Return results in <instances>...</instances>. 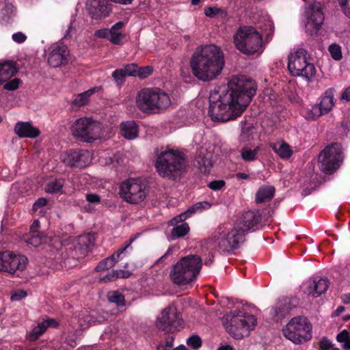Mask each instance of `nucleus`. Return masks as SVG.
Returning <instances> with one entry per match:
<instances>
[{"label": "nucleus", "mask_w": 350, "mask_h": 350, "mask_svg": "<svg viewBox=\"0 0 350 350\" xmlns=\"http://www.w3.org/2000/svg\"><path fill=\"white\" fill-rule=\"evenodd\" d=\"M107 297L110 302L116 304L118 306L125 305L124 296L118 291L108 292Z\"/></svg>", "instance_id": "nucleus-38"}, {"label": "nucleus", "mask_w": 350, "mask_h": 350, "mask_svg": "<svg viewBox=\"0 0 350 350\" xmlns=\"http://www.w3.org/2000/svg\"><path fill=\"white\" fill-rule=\"evenodd\" d=\"M244 231L238 226L227 228H218L217 247L221 253L230 254L237 250L245 241Z\"/></svg>", "instance_id": "nucleus-11"}, {"label": "nucleus", "mask_w": 350, "mask_h": 350, "mask_svg": "<svg viewBox=\"0 0 350 350\" xmlns=\"http://www.w3.org/2000/svg\"><path fill=\"white\" fill-rule=\"evenodd\" d=\"M153 72V68L150 66H146L144 67H140L137 68V74L140 79H146L148 76H150Z\"/></svg>", "instance_id": "nucleus-44"}, {"label": "nucleus", "mask_w": 350, "mask_h": 350, "mask_svg": "<svg viewBox=\"0 0 350 350\" xmlns=\"http://www.w3.org/2000/svg\"><path fill=\"white\" fill-rule=\"evenodd\" d=\"M21 82L20 79L14 78V79L5 83L3 85V89L9 91H14L18 88Z\"/></svg>", "instance_id": "nucleus-49"}, {"label": "nucleus", "mask_w": 350, "mask_h": 350, "mask_svg": "<svg viewBox=\"0 0 350 350\" xmlns=\"http://www.w3.org/2000/svg\"><path fill=\"white\" fill-rule=\"evenodd\" d=\"M173 343H174V337L169 336L166 339L165 347H167L168 349L172 350V347H173Z\"/></svg>", "instance_id": "nucleus-64"}, {"label": "nucleus", "mask_w": 350, "mask_h": 350, "mask_svg": "<svg viewBox=\"0 0 350 350\" xmlns=\"http://www.w3.org/2000/svg\"><path fill=\"white\" fill-rule=\"evenodd\" d=\"M120 195L126 202L137 204L146 198V191L145 186L139 180L129 178L121 184Z\"/></svg>", "instance_id": "nucleus-15"}, {"label": "nucleus", "mask_w": 350, "mask_h": 350, "mask_svg": "<svg viewBox=\"0 0 350 350\" xmlns=\"http://www.w3.org/2000/svg\"><path fill=\"white\" fill-rule=\"evenodd\" d=\"M329 153H340V145L338 144H329Z\"/></svg>", "instance_id": "nucleus-62"}, {"label": "nucleus", "mask_w": 350, "mask_h": 350, "mask_svg": "<svg viewBox=\"0 0 350 350\" xmlns=\"http://www.w3.org/2000/svg\"><path fill=\"white\" fill-rule=\"evenodd\" d=\"M18 70V68L16 66V63L13 61L0 63V77L5 83L16 74Z\"/></svg>", "instance_id": "nucleus-30"}, {"label": "nucleus", "mask_w": 350, "mask_h": 350, "mask_svg": "<svg viewBox=\"0 0 350 350\" xmlns=\"http://www.w3.org/2000/svg\"><path fill=\"white\" fill-rule=\"evenodd\" d=\"M27 259L25 256L16 255L11 252H0V271L14 273L16 271L23 270L27 265Z\"/></svg>", "instance_id": "nucleus-16"}, {"label": "nucleus", "mask_w": 350, "mask_h": 350, "mask_svg": "<svg viewBox=\"0 0 350 350\" xmlns=\"http://www.w3.org/2000/svg\"><path fill=\"white\" fill-rule=\"evenodd\" d=\"M211 207V204L206 201L199 202L191 206L187 211L177 215L170 221L171 225L175 226L171 231L172 239L183 237L189 232V226L187 223H183L187 217L197 211L208 209Z\"/></svg>", "instance_id": "nucleus-13"}, {"label": "nucleus", "mask_w": 350, "mask_h": 350, "mask_svg": "<svg viewBox=\"0 0 350 350\" xmlns=\"http://www.w3.org/2000/svg\"><path fill=\"white\" fill-rule=\"evenodd\" d=\"M120 132L125 139L132 140L138 137L139 126L133 120L123 122L120 126Z\"/></svg>", "instance_id": "nucleus-29"}, {"label": "nucleus", "mask_w": 350, "mask_h": 350, "mask_svg": "<svg viewBox=\"0 0 350 350\" xmlns=\"http://www.w3.org/2000/svg\"><path fill=\"white\" fill-rule=\"evenodd\" d=\"M86 200L92 203H98L100 200V198L97 194L89 193L86 195Z\"/></svg>", "instance_id": "nucleus-59"}, {"label": "nucleus", "mask_w": 350, "mask_h": 350, "mask_svg": "<svg viewBox=\"0 0 350 350\" xmlns=\"http://www.w3.org/2000/svg\"><path fill=\"white\" fill-rule=\"evenodd\" d=\"M256 93V82L245 75L234 76L227 85L211 93L208 114L213 121L227 122L241 116Z\"/></svg>", "instance_id": "nucleus-1"}, {"label": "nucleus", "mask_w": 350, "mask_h": 350, "mask_svg": "<svg viewBox=\"0 0 350 350\" xmlns=\"http://www.w3.org/2000/svg\"><path fill=\"white\" fill-rule=\"evenodd\" d=\"M116 280L118 278H127L130 276V272L124 270H115Z\"/></svg>", "instance_id": "nucleus-60"}, {"label": "nucleus", "mask_w": 350, "mask_h": 350, "mask_svg": "<svg viewBox=\"0 0 350 350\" xmlns=\"http://www.w3.org/2000/svg\"><path fill=\"white\" fill-rule=\"evenodd\" d=\"M325 97L320 102V103L316 104L312 107L310 109H308L306 111L305 118L308 120H314L319 116L328 113V107L324 106L323 103H326V99L328 98V90L324 92Z\"/></svg>", "instance_id": "nucleus-27"}, {"label": "nucleus", "mask_w": 350, "mask_h": 350, "mask_svg": "<svg viewBox=\"0 0 350 350\" xmlns=\"http://www.w3.org/2000/svg\"><path fill=\"white\" fill-rule=\"evenodd\" d=\"M206 16L211 18L226 19L228 17V12L225 8L217 6H208L204 9Z\"/></svg>", "instance_id": "nucleus-32"}, {"label": "nucleus", "mask_w": 350, "mask_h": 350, "mask_svg": "<svg viewBox=\"0 0 350 350\" xmlns=\"http://www.w3.org/2000/svg\"><path fill=\"white\" fill-rule=\"evenodd\" d=\"M344 14L350 19V0H338Z\"/></svg>", "instance_id": "nucleus-50"}, {"label": "nucleus", "mask_w": 350, "mask_h": 350, "mask_svg": "<svg viewBox=\"0 0 350 350\" xmlns=\"http://www.w3.org/2000/svg\"><path fill=\"white\" fill-rule=\"evenodd\" d=\"M340 99L345 101H350V85L342 91Z\"/></svg>", "instance_id": "nucleus-61"}, {"label": "nucleus", "mask_w": 350, "mask_h": 350, "mask_svg": "<svg viewBox=\"0 0 350 350\" xmlns=\"http://www.w3.org/2000/svg\"><path fill=\"white\" fill-rule=\"evenodd\" d=\"M254 129V128L252 125L245 124L242 127V133L241 135V139L243 140H250Z\"/></svg>", "instance_id": "nucleus-47"}, {"label": "nucleus", "mask_w": 350, "mask_h": 350, "mask_svg": "<svg viewBox=\"0 0 350 350\" xmlns=\"http://www.w3.org/2000/svg\"><path fill=\"white\" fill-rule=\"evenodd\" d=\"M260 215L258 211H247L239 217L234 226L243 230L245 235L252 227L260 221Z\"/></svg>", "instance_id": "nucleus-19"}, {"label": "nucleus", "mask_w": 350, "mask_h": 350, "mask_svg": "<svg viewBox=\"0 0 350 350\" xmlns=\"http://www.w3.org/2000/svg\"><path fill=\"white\" fill-rule=\"evenodd\" d=\"M301 287L305 293L319 297L326 292L328 283L326 278L317 277L306 281Z\"/></svg>", "instance_id": "nucleus-17"}, {"label": "nucleus", "mask_w": 350, "mask_h": 350, "mask_svg": "<svg viewBox=\"0 0 350 350\" xmlns=\"http://www.w3.org/2000/svg\"><path fill=\"white\" fill-rule=\"evenodd\" d=\"M94 244V236L91 233L81 235L78 238V248L83 252L88 251Z\"/></svg>", "instance_id": "nucleus-34"}, {"label": "nucleus", "mask_w": 350, "mask_h": 350, "mask_svg": "<svg viewBox=\"0 0 350 350\" xmlns=\"http://www.w3.org/2000/svg\"><path fill=\"white\" fill-rule=\"evenodd\" d=\"M110 29H101L95 31V36L98 38H107L109 41Z\"/></svg>", "instance_id": "nucleus-56"}, {"label": "nucleus", "mask_w": 350, "mask_h": 350, "mask_svg": "<svg viewBox=\"0 0 350 350\" xmlns=\"http://www.w3.org/2000/svg\"><path fill=\"white\" fill-rule=\"evenodd\" d=\"M138 66L135 64H130L126 65L124 68H122L125 73L126 76L135 77L137 74Z\"/></svg>", "instance_id": "nucleus-48"}, {"label": "nucleus", "mask_w": 350, "mask_h": 350, "mask_svg": "<svg viewBox=\"0 0 350 350\" xmlns=\"http://www.w3.org/2000/svg\"><path fill=\"white\" fill-rule=\"evenodd\" d=\"M27 296V293L23 290L14 291L11 295L12 301H19Z\"/></svg>", "instance_id": "nucleus-55"}, {"label": "nucleus", "mask_w": 350, "mask_h": 350, "mask_svg": "<svg viewBox=\"0 0 350 350\" xmlns=\"http://www.w3.org/2000/svg\"><path fill=\"white\" fill-rule=\"evenodd\" d=\"M318 165L322 172L328 174V154H319Z\"/></svg>", "instance_id": "nucleus-43"}, {"label": "nucleus", "mask_w": 350, "mask_h": 350, "mask_svg": "<svg viewBox=\"0 0 350 350\" xmlns=\"http://www.w3.org/2000/svg\"><path fill=\"white\" fill-rule=\"evenodd\" d=\"M226 185V182L223 180H217L210 182L208 185V187L213 191H219L221 189Z\"/></svg>", "instance_id": "nucleus-53"}, {"label": "nucleus", "mask_w": 350, "mask_h": 350, "mask_svg": "<svg viewBox=\"0 0 350 350\" xmlns=\"http://www.w3.org/2000/svg\"><path fill=\"white\" fill-rule=\"evenodd\" d=\"M336 340L341 343V347L344 350H350V334L346 330L343 329L336 336Z\"/></svg>", "instance_id": "nucleus-39"}, {"label": "nucleus", "mask_w": 350, "mask_h": 350, "mask_svg": "<svg viewBox=\"0 0 350 350\" xmlns=\"http://www.w3.org/2000/svg\"><path fill=\"white\" fill-rule=\"evenodd\" d=\"M183 319L176 307L169 305L161 310L156 320V327L165 334H173L180 330Z\"/></svg>", "instance_id": "nucleus-12"}, {"label": "nucleus", "mask_w": 350, "mask_h": 350, "mask_svg": "<svg viewBox=\"0 0 350 350\" xmlns=\"http://www.w3.org/2000/svg\"><path fill=\"white\" fill-rule=\"evenodd\" d=\"M297 303L295 299L284 298L280 299L275 307L272 309L273 316L278 318L284 317L293 308L295 307Z\"/></svg>", "instance_id": "nucleus-24"}, {"label": "nucleus", "mask_w": 350, "mask_h": 350, "mask_svg": "<svg viewBox=\"0 0 350 350\" xmlns=\"http://www.w3.org/2000/svg\"><path fill=\"white\" fill-rule=\"evenodd\" d=\"M134 240V238L131 239L129 242L126 244L124 247L119 249L116 253L113 254L109 257L100 261L95 267V270L96 271H105L113 267L115 264L118 261L120 254L124 253V251L131 246Z\"/></svg>", "instance_id": "nucleus-23"}, {"label": "nucleus", "mask_w": 350, "mask_h": 350, "mask_svg": "<svg viewBox=\"0 0 350 350\" xmlns=\"http://www.w3.org/2000/svg\"><path fill=\"white\" fill-rule=\"evenodd\" d=\"M40 228V222L38 220H35L30 227V231L31 232H39L38 228Z\"/></svg>", "instance_id": "nucleus-63"}, {"label": "nucleus", "mask_w": 350, "mask_h": 350, "mask_svg": "<svg viewBox=\"0 0 350 350\" xmlns=\"http://www.w3.org/2000/svg\"><path fill=\"white\" fill-rule=\"evenodd\" d=\"M187 344L196 349L202 346V340L198 336L193 335L187 339Z\"/></svg>", "instance_id": "nucleus-46"}, {"label": "nucleus", "mask_w": 350, "mask_h": 350, "mask_svg": "<svg viewBox=\"0 0 350 350\" xmlns=\"http://www.w3.org/2000/svg\"><path fill=\"white\" fill-rule=\"evenodd\" d=\"M43 239L44 237L41 236L40 232H29L22 237L23 241L36 247L42 244Z\"/></svg>", "instance_id": "nucleus-35"}, {"label": "nucleus", "mask_w": 350, "mask_h": 350, "mask_svg": "<svg viewBox=\"0 0 350 350\" xmlns=\"http://www.w3.org/2000/svg\"><path fill=\"white\" fill-rule=\"evenodd\" d=\"M215 161L216 157H214L213 154H198L196 157L195 165L201 173L208 174Z\"/></svg>", "instance_id": "nucleus-26"}, {"label": "nucleus", "mask_w": 350, "mask_h": 350, "mask_svg": "<svg viewBox=\"0 0 350 350\" xmlns=\"http://www.w3.org/2000/svg\"><path fill=\"white\" fill-rule=\"evenodd\" d=\"M103 126L100 122L90 118L77 119L70 126L73 137L83 142L92 143L99 139L102 134Z\"/></svg>", "instance_id": "nucleus-7"}, {"label": "nucleus", "mask_w": 350, "mask_h": 350, "mask_svg": "<svg viewBox=\"0 0 350 350\" xmlns=\"http://www.w3.org/2000/svg\"><path fill=\"white\" fill-rule=\"evenodd\" d=\"M69 51L68 48L64 46H57L50 53L48 57V62L50 66L57 68L62 64L67 62V56Z\"/></svg>", "instance_id": "nucleus-21"}, {"label": "nucleus", "mask_w": 350, "mask_h": 350, "mask_svg": "<svg viewBox=\"0 0 350 350\" xmlns=\"http://www.w3.org/2000/svg\"><path fill=\"white\" fill-rule=\"evenodd\" d=\"M154 167L160 176L175 180L186 172L188 161L183 154H159Z\"/></svg>", "instance_id": "nucleus-5"}, {"label": "nucleus", "mask_w": 350, "mask_h": 350, "mask_svg": "<svg viewBox=\"0 0 350 350\" xmlns=\"http://www.w3.org/2000/svg\"><path fill=\"white\" fill-rule=\"evenodd\" d=\"M88 98L82 92L78 94L74 99L73 104L76 106L81 107L85 105L88 103Z\"/></svg>", "instance_id": "nucleus-52"}, {"label": "nucleus", "mask_w": 350, "mask_h": 350, "mask_svg": "<svg viewBox=\"0 0 350 350\" xmlns=\"http://www.w3.org/2000/svg\"><path fill=\"white\" fill-rule=\"evenodd\" d=\"M332 155L329 154V174L338 170L342 162L341 154H334V157L331 158Z\"/></svg>", "instance_id": "nucleus-40"}, {"label": "nucleus", "mask_w": 350, "mask_h": 350, "mask_svg": "<svg viewBox=\"0 0 350 350\" xmlns=\"http://www.w3.org/2000/svg\"><path fill=\"white\" fill-rule=\"evenodd\" d=\"M64 185V178H54L49 181L45 187V191L49 193H62Z\"/></svg>", "instance_id": "nucleus-33"}, {"label": "nucleus", "mask_w": 350, "mask_h": 350, "mask_svg": "<svg viewBox=\"0 0 350 350\" xmlns=\"http://www.w3.org/2000/svg\"><path fill=\"white\" fill-rule=\"evenodd\" d=\"M275 193V188L271 185H263L259 188L256 194V201L262 203L271 200Z\"/></svg>", "instance_id": "nucleus-31"}, {"label": "nucleus", "mask_w": 350, "mask_h": 350, "mask_svg": "<svg viewBox=\"0 0 350 350\" xmlns=\"http://www.w3.org/2000/svg\"><path fill=\"white\" fill-rule=\"evenodd\" d=\"M120 155L119 154H108L107 157L102 158V160L100 161V163L103 165H112L113 166H116L118 164H119L120 162Z\"/></svg>", "instance_id": "nucleus-42"}, {"label": "nucleus", "mask_w": 350, "mask_h": 350, "mask_svg": "<svg viewBox=\"0 0 350 350\" xmlns=\"http://www.w3.org/2000/svg\"><path fill=\"white\" fill-rule=\"evenodd\" d=\"M310 55L304 49H299L288 55V69L293 76L310 79L315 74V67L309 61Z\"/></svg>", "instance_id": "nucleus-10"}, {"label": "nucleus", "mask_w": 350, "mask_h": 350, "mask_svg": "<svg viewBox=\"0 0 350 350\" xmlns=\"http://www.w3.org/2000/svg\"><path fill=\"white\" fill-rule=\"evenodd\" d=\"M234 43L241 53L252 55L258 52L262 43L260 33L252 27H241L234 36Z\"/></svg>", "instance_id": "nucleus-8"}, {"label": "nucleus", "mask_w": 350, "mask_h": 350, "mask_svg": "<svg viewBox=\"0 0 350 350\" xmlns=\"http://www.w3.org/2000/svg\"><path fill=\"white\" fill-rule=\"evenodd\" d=\"M112 77L117 84L121 85L125 81L126 75L122 69H116L112 72Z\"/></svg>", "instance_id": "nucleus-45"}, {"label": "nucleus", "mask_w": 350, "mask_h": 350, "mask_svg": "<svg viewBox=\"0 0 350 350\" xmlns=\"http://www.w3.org/2000/svg\"><path fill=\"white\" fill-rule=\"evenodd\" d=\"M202 268V259L198 255L181 258L173 267L170 277L177 285H185L194 280Z\"/></svg>", "instance_id": "nucleus-3"}, {"label": "nucleus", "mask_w": 350, "mask_h": 350, "mask_svg": "<svg viewBox=\"0 0 350 350\" xmlns=\"http://www.w3.org/2000/svg\"><path fill=\"white\" fill-rule=\"evenodd\" d=\"M62 161L66 165L82 168L88 165L91 159L89 154H64Z\"/></svg>", "instance_id": "nucleus-25"}, {"label": "nucleus", "mask_w": 350, "mask_h": 350, "mask_svg": "<svg viewBox=\"0 0 350 350\" xmlns=\"http://www.w3.org/2000/svg\"><path fill=\"white\" fill-rule=\"evenodd\" d=\"M86 8L89 15L96 20L107 17L111 11L108 0H88Z\"/></svg>", "instance_id": "nucleus-18"}, {"label": "nucleus", "mask_w": 350, "mask_h": 350, "mask_svg": "<svg viewBox=\"0 0 350 350\" xmlns=\"http://www.w3.org/2000/svg\"><path fill=\"white\" fill-rule=\"evenodd\" d=\"M14 131L20 138H36L40 135L39 129L33 126L31 122H17L14 125Z\"/></svg>", "instance_id": "nucleus-20"}, {"label": "nucleus", "mask_w": 350, "mask_h": 350, "mask_svg": "<svg viewBox=\"0 0 350 350\" xmlns=\"http://www.w3.org/2000/svg\"><path fill=\"white\" fill-rule=\"evenodd\" d=\"M312 327L310 321L305 317L299 316L291 319L282 329L284 336L296 345L310 340Z\"/></svg>", "instance_id": "nucleus-9"}, {"label": "nucleus", "mask_w": 350, "mask_h": 350, "mask_svg": "<svg viewBox=\"0 0 350 350\" xmlns=\"http://www.w3.org/2000/svg\"><path fill=\"white\" fill-rule=\"evenodd\" d=\"M47 204V200L44 198L38 199L33 205L32 211L36 212L40 208H43Z\"/></svg>", "instance_id": "nucleus-54"}, {"label": "nucleus", "mask_w": 350, "mask_h": 350, "mask_svg": "<svg viewBox=\"0 0 350 350\" xmlns=\"http://www.w3.org/2000/svg\"><path fill=\"white\" fill-rule=\"evenodd\" d=\"M154 153H184V152L183 149H175L174 148L167 146L166 147L162 146L161 150L156 148Z\"/></svg>", "instance_id": "nucleus-51"}, {"label": "nucleus", "mask_w": 350, "mask_h": 350, "mask_svg": "<svg viewBox=\"0 0 350 350\" xmlns=\"http://www.w3.org/2000/svg\"><path fill=\"white\" fill-rule=\"evenodd\" d=\"M116 272L115 270H113L112 271L108 273L105 276L100 278V282L107 283L109 282L114 281L116 280Z\"/></svg>", "instance_id": "nucleus-58"}, {"label": "nucleus", "mask_w": 350, "mask_h": 350, "mask_svg": "<svg viewBox=\"0 0 350 350\" xmlns=\"http://www.w3.org/2000/svg\"><path fill=\"white\" fill-rule=\"evenodd\" d=\"M226 330L234 338H241L247 336L250 330L256 325V319L252 314L243 311H232L226 314L222 319Z\"/></svg>", "instance_id": "nucleus-6"}, {"label": "nucleus", "mask_w": 350, "mask_h": 350, "mask_svg": "<svg viewBox=\"0 0 350 350\" xmlns=\"http://www.w3.org/2000/svg\"><path fill=\"white\" fill-rule=\"evenodd\" d=\"M329 54L336 61H340L342 58V49L340 45L332 44L329 45Z\"/></svg>", "instance_id": "nucleus-41"}, {"label": "nucleus", "mask_w": 350, "mask_h": 350, "mask_svg": "<svg viewBox=\"0 0 350 350\" xmlns=\"http://www.w3.org/2000/svg\"><path fill=\"white\" fill-rule=\"evenodd\" d=\"M58 323L54 319L48 318L39 323L29 332L27 334V338L30 341H35L43 334L48 327H56Z\"/></svg>", "instance_id": "nucleus-22"}, {"label": "nucleus", "mask_w": 350, "mask_h": 350, "mask_svg": "<svg viewBox=\"0 0 350 350\" xmlns=\"http://www.w3.org/2000/svg\"><path fill=\"white\" fill-rule=\"evenodd\" d=\"M96 321V320L94 317L90 314H85V312H81L79 314L78 324L79 327L81 330L88 328L90 325L94 323Z\"/></svg>", "instance_id": "nucleus-37"}, {"label": "nucleus", "mask_w": 350, "mask_h": 350, "mask_svg": "<svg viewBox=\"0 0 350 350\" xmlns=\"http://www.w3.org/2000/svg\"><path fill=\"white\" fill-rule=\"evenodd\" d=\"M225 65L224 54L215 44L198 46L190 61L193 75L199 80L206 82L219 76Z\"/></svg>", "instance_id": "nucleus-2"}, {"label": "nucleus", "mask_w": 350, "mask_h": 350, "mask_svg": "<svg viewBox=\"0 0 350 350\" xmlns=\"http://www.w3.org/2000/svg\"><path fill=\"white\" fill-rule=\"evenodd\" d=\"M125 26V23L118 21L110 28L109 41L116 45H122L126 41V34L121 32V29Z\"/></svg>", "instance_id": "nucleus-28"}, {"label": "nucleus", "mask_w": 350, "mask_h": 350, "mask_svg": "<svg viewBox=\"0 0 350 350\" xmlns=\"http://www.w3.org/2000/svg\"><path fill=\"white\" fill-rule=\"evenodd\" d=\"M304 18L306 32L311 36L320 35L321 26L325 20L321 3L317 1L310 3L305 10Z\"/></svg>", "instance_id": "nucleus-14"}, {"label": "nucleus", "mask_w": 350, "mask_h": 350, "mask_svg": "<svg viewBox=\"0 0 350 350\" xmlns=\"http://www.w3.org/2000/svg\"><path fill=\"white\" fill-rule=\"evenodd\" d=\"M269 147L271 148L275 153H293L290 146L284 140L270 142Z\"/></svg>", "instance_id": "nucleus-36"}, {"label": "nucleus", "mask_w": 350, "mask_h": 350, "mask_svg": "<svg viewBox=\"0 0 350 350\" xmlns=\"http://www.w3.org/2000/svg\"><path fill=\"white\" fill-rule=\"evenodd\" d=\"M137 107L146 113H157L171 104L169 96L159 88H144L136 97Z\"/></svg>", "instance_id": "nucleus-4"}, {"label": "nucleus", "mask_w": 350, "mask_h": 350, "mask_svg": "<svg viewBox=\"0 0 350 350\" xmlns=\"http://www.w3.org/2000/svg\"><path fill=\"white\" fill-rule=\"evenodd\" d=\"M12 39L14 42L21 44L26 40L27 36L22 32H17L12 35Z\"/></svg>", "instance_id": "nucleus-57"}]
</instances>
